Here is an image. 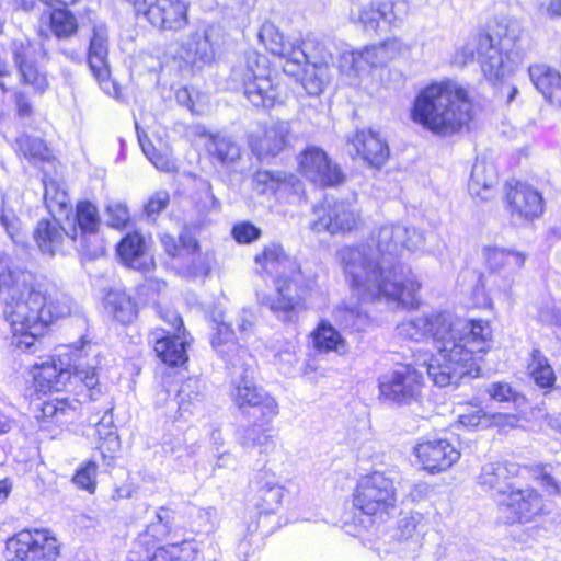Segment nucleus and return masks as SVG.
<instances>
[{"instance_id":"obj_5","label":"nucleus","mask_w":561,"mask_h":561,"mask_svg":"<svg viewBox=\"0 0 561 561\" xmlns=\"http://www.w3.org/2000/svg\"><path fill=\"white\" fill-rule=\"evenodd\" d=\"M345 279L360 305L386 297V255L379 241L344 245L337 251Z\"/></svg>"},{"instance_id":"obj_58","label":"nucleus","mask_w":561,"mask_h":561,"mask_svg":"<svg viewBox=\"0 0 561 561\" xmlns=\"http://www.w3.org/2000/svg\"><path fill=\"white\" fill-rule=\"evenodd\" d=\"M488 392L497 402H513L516 407H520L525 402V398L506 382L492 383Z\"/></svg>"},{"instance_id":"obj_25","label":"nucleus","mask_w":561,"mask_h":561,"mask_svg":"<svg viewBox=\"0 0 561 561\" xmlns=\"http://www.w3.org/2000/svg\"><path fill=\"white\" fill-rule=\"evenodd\" d=\"M87 61L100 88L106 93L116 90L108 64V35L102 25H94L89 42Z\"/></svg>"},{"instance_id":"obj_31","label":"nucleus","mask_w":561,"mask_h":561,"mask_svg":"<svg viewBox=\"0 0 561 561\" xmlns=\"http://www.w3.org/2000/svg\"><path fill=\"white\" fill-rule=\"evenodd\" d=\"M519 473V466L513 462H488L481 468L477 478L478 484L486 491L493 492V496L503 499L515 485L513 479Z\"/></svg>"},{"instance_id":"obj_13","label":"nucleus","mask_w":561,"mask_h":561,"mask_svg":"<svg viewBox=\"0 0 561 561\" xmlns=\"http://www.w3.org/2000/svg\"><path fill=\"white\" fill-rule=\"evenodd\" d=\"M61 546L47 528H24L5 541L9 561H57Z\"/></svg>"},{"instance_id":"obj_56","label":"nucleus","mask_w":561,"mask_h":561,"mask_svg":"<svg viewBox=\"0 0 561 561\" xmlns=\"http://www.w3.org/2000/svg\"><path fill=\"white\" fill-rule=\"evenodd\" d=\"M156 313L158 318L169 328L170 332H186V328L180 312L167 304H156Z\"/></svg>"},{"instance_id":"obj_35","label":"nucleus","mask_w":561,"mask_h":561,"mask_svg":"<svg viewBox=\"0 0 561 561\" xmlns=\"http://www.w3.org/2000/svg\"><path fill=\"white\" fill-rule=\"evenodd\" d=\"M355 153L369 165L380 168L386 161V142L370 129L357 130L348 140Z\"/></svg>"},{"instance_id":"obj_4","label":"nucleus","mask_w":561,"mask_h":561,"mask_svg":"<svg viewBox=\"0 0 561 561\" xmlns=\"http://www.w3.org/2000/svg\"><path fill=\"white\" fill-rule=\"evenodd\" d=\"M26 373L31 396L36 400L64 392L82 404L98 400L102 393L96 366L65 364L59 355H48L44 360L34 362Z\"/></svg>"},{"instance_id":"obj_52","label":"nucleus","mask_w":561,"mask_h":561,"mask_svg":"<svg viewBox=\"0 0 561 561\" xmlns=\"http://www.w3.org/2000/svg\"><path fill=\"white\" fill-rule=\"evenodd\" d=\"M528 471L548 495L561 496V482L553 476L551 465H533Z\"/></svg>"},{"instance_id":"obj_38","label":"nucleus","mask_w":561,"mask_h":561,"mask_svg":"<svg viewBox=\"0 0 561 561\" xmlns=\"http://www.w3.org/2000/svg\"><path fill=\"white\" fill-rule=\"evenodd\" d=\"M105 309L112 318L123 325L137 320L139 305L136 299L124 290H111L104 301Z\"/></svg>"},{"instance_id":"obj_9","label":"nucleus","mask_w":561,"mask_h":561,"mask_svg":"<svg viewBox=\"0 0 561 561\" xmlns=\"http://www.w3.org/2000/svg\"><path fill=\"white\" fill-rule=\"evenodd\" d=\"M274 295H265L262 299L265 306L280 322L296 324L300 313L309 310L313 285L300 267L289 274L278 275L273 280Z\"/></svg>"},{"instance_id":"obj_1","label":"nucleus","mask_w":561,"mask_h":561,"mask_svg":"<svg viewBox=\"0 0 561 561\" xmlns=\"http://www.w3.org/2000/svg\"><path fill=\"white\" fill-rule=\"evenodd\" d=\"M0 299L11 345L23 353H35L53 328L70 313L65 295L55 285L23 270L0 271Z\"/></svg>"},{"instance_id":"obj_23","label":"nucleus","mask_w":561,"mask_h":561,"mask_svg":"<svg viewBox=\"0 0 561 561\" xmlns=\"http://www.w3.org/2000/svg\"><path fill=\"white\" fill-rule=\"evenodd\" d=\"M115 253L118 261L128 268L139 272H150L156 268L149 241L139 230L124 234L115 247Z\"/></svg>"},{"instance_id":"obj_46","label":"nucleus","mask_w":561,"mask_h":561,"mask_svg":"<svg viewBox=\"0 0 561 561\" xmlns=\"http://www.w3.org/2000/svg\"><path fill=\"white\" fill-rule=\"evenodd\" d=\"M260 43L273 56L288 58L291 54V43L287 41L278 27L270 21H265L257 33Z\"/></svg>"},{"instance_id":"obj_6","label":"nucleus","mask_w":561,"mask_h":561,"mask_svg":"<svg viewBox=\"0 0 561 561\" xmlns=\"http://www.w3.org/2000/svg\"><path fill=\"white\" fill-rule=\"evenodd\" d=\"M154 518L137 535L128 561H194L198 550L193 538L168 542L174 530L171 510L159 507Z\"/></svg>"},{"instance_id":"obj_45","label":"nucleus","mask_w":561,"mask_h":561,"mask_svg":"<svg viewBox=\"0 0 561 561\" xmlns=\"http://www.w3.org/2000/svg\"><path fill=\"white\" fill-rule=\"evenodd\" d=\"M47 18L48 30L56 38L68 39L78 33L77 16L68 8L50 9Z\"/></svg>"},{"instance_id":"obj_10","label":"nucleus","mask_w":561,"mask_h":561,"mask_svg":"<svg viewBox=\"0 0 561 561\" xmlns=\"http://www.w3.org/2000/svg\"><path fill=\"white\" fill-rule=\"evenodd\" d=\"M15 152L34 165L48 164L49 171H43L44 202L49 213L65 210L69 205L68 194L56 180L58 159L44 139L33 137L26 133L15 138Z\"/></svg>"},{"instance_id":"obj_27","label":"nucleus","mask_w":561,"mask_h":561,"mask_svg":"<svg viewBox=\"0 0 561 561\" xmlns=\"http://www.w3.org/2000/svg\"><path fill=\"white\" fill-rule=\"evenodd\" d=\"M414 453L423 468L431 473L446 471L460 458V451L447 439L442 438L419 443L414 447Z\"/></svg>"},{"instance_id":"obj_53","label":"nucleus","mask_w":561,"mask_h":561,"mask_svg":"<svg viewBox=\"0 0 561 561\" xmlns=\"http://www.w3.org/2000/svg\"><path fill=\"white\" fill-rule=\"evenodd\" d=\"M425 530L424 516L420 513H411L399 520L396 536L399 540L415 538V541L419 542V538L424 535Z\"/></svg>"},{"instance_id":"obj_57","label":"nucleus","mask_w":561,"mask_h":561,"mask_svg":"<svg viewBox=\"0 0 561 561\" xmlns=\"http://www.w3.org/2000/svg\"><path fill=\"white\" fill-rule=\"evenodd\" d=\"M261 236V228L249 220L238 221L231 228V237L239 244H251Z\"/></svg>"},{"instance_id":"obj_16","label":"nucleus","mask_w":561,"mask_h":561,"mask_svg":"<svg viewBox=\"0 0 561 561\" xmlns=\"http://www.w3.org/2000/svg\"><path fill=\"white\" fill-rule=\"evenodd\" d=\"M298 172L322 188L337 187L346 181V174L327 151L318 146L305 147L297 157Z\"/></svg>"},{"instance_id":"obj_20","label":"nucleus","mask_w":561,"mask_h":561,"mask_svg":"<svg viewBox=\"0 0 561 561\" xmlns=\"http://www.w3.org/2000/svg\"><path fill=\"white\" fill-rule=\"evenodd\" d=\"M450 325V312L444 311L402 321L398 324L396 331L400 337L415 342L432 337L438 351L436 357H440L445 336L448 334Z\"/></svg>"},{"instance_id":"obj_51","label":"nucleus","mask_w":561,"mask_h":561,"mask_svg":"<svg viewBox=\"0 0 561 561\" xmlns=\"http://www.w3.org/2000/svg\"><path fill=\"white\" fill-rule=\"evenodd\" d=\"M139 142L145 156L158 170L168 173L176 172V162L172 158L171 152L169 151L168 148L158 149L153 146L151 140L146 137L139 138Z\"/></svg>"},{"instance_id":"obj_64","label":"nucleus","mask_w":561,"mask_h":561,"mask_svg":"<svg viewBox=\"0 0 561 561\" xmlns=\"http://www.w3.org/2000/svg\"><path fill=\"white\" fill-rule=\"evenodd\" d=\"M538 320L547 325L561 328V307L554 304H546L538 310Z\"/></svg>"},{"instance_id":"obj_8","label":"nucleus","mask_w":561,"mask_h":561,"mask_svg":"<svg viewBox=\"0 0 561 561\" xmlns=\"http://www.w3.org/2000/svg\"><path fill=\"white\" fill-rule=\"evenodd\" d=\"M244 98L256 108L271 110L284 103V82L280 70L267 56L250 54L239 75Z\"/></svg>"},{"instance_id":"obj_42","label":"nucleus","mask_w":561,"mask_h":561,"mask_svg":"<svg viewBox=\"0 0 561 561\" xmlns=\"http://www.w3.org/2000/svg\"><path fill=\"white\" fill-rule=\"evenodd\" d=\"M253 182L263 194L275 195L282 190L294 188L300 183L294 173L260 169L253 174Z\"/></svg>"},{"instance_id":"obj_63","label":"nucleus","mask_w":561,"mask_h":561,"mask_svg":"<svg viewBox=\"0 0 561 561\" xmlns=\"http://www.w3.org/2000/svg\"><path fill=\"white\" fill-rule=\"evenodd\" d=\"M478 38L479 35L474 36L471 42H468L457 48L453 58V62L456 66L463 67L473 60L474 54H478Z\"/></svg>"},{"instance_id":"obj_7","label":"nucleus","mask_w":561,"mask_h":561,"mask_svg":"<svg viewBox=\"0 0 561 561\" xmlns=\"http://www.w3.org/2000/svg\"><path fill=\"white\" fill-rule=\"evenodd\" d=\"M520 34L522 26L515 20H502L491 34H479L478 59L490 82H500L514 72L518 57L515 48Z\"/></svg>"},{"instance_id":"obj_2","label":"nucleus","mask_w":561,"mask_h":561,"mask_svg":"<svg viewBox=\"0 0 561 561\" xmlns=\"http://www.w3.org/2000/svg\"><path fill=\"white\" fill-rule=\"evenodd\" d=\"M451 328L445 336L440 357L422 368L438 387L457 385L470 375L476 360L490 348L492 329L484 320H461L450 313Z\"/></svg>"},{"instance_id":"obj_28","label":"nucleus","mask_w":561,"mask_h":561,"mask_svg":"<svg viewBox=\"0 0 561 561\" xmlns=\"http://www.w3.org/2000/svg\"><path fill=\"white\" fill-rule=\"evenodd\" d=\"M32 236L42 253L55 255L75 249L72 236L55 216L39 219Z\"/></svg>"},{"instance_id":"obj_36","label":"nucleus","mask_w":561,"mask_h":561,"mask_svg":"<svg viewBox=\"0 0 561 561\" xmlns=\"http://www.w3.org/2000/svg\"><path fill=\"white\" fill-rule=\"evenodd\" d=\"M205 152L214 165L224 168L236 164L241 159V147L231 137L218 134H207Z\"/></svg>"},{"instance_id":"obj_22","label":"nucleus","mask_w":561,"mask_h":561,"mask_svg":"<svg viewBox=\"0 0 561 561\" xmlns=\"http://www.w3.org/2000/svg\"><path fill=\"white\" fill-rule=\"evenodd\" d=\"M485 255L491 270V282L497 285L499 291L504 298L511 299L513 279L508 274L523 267L526 255L518 251L501 248H490Z\"/></svg>"},{"instance_id":"obj_48","label":"nucleus","mask_w":561,"mask_h":561,"mask_svg":"<svg viewBox=\"0 0 561 561\" xmlns=\"http://www.w3.org/2000/svg\"><path fill=\"white\" fill-rule=\"evenodd\" d=\"M528 370L534 382L541 389H551L554 386V370L540 350L534 348L531 351Z\"/></svg>"},{"instance_id":"obj_17","label":"nucleus","mask_w":561,"mask_h":561,"mask_svg":"<svg viewBox=\"0 0 561 561\" xmlns=\"http://www.w3.org/2000/svg\"><path fill=\"white\" fill-rule=\"evenodd\" d=\"M192 337L186 332H170L165 327L149 331V343L157 359L169 368H185Z\"/></svg>"},{"instance_id":"obj_21","label":"nucleus","mask_w":561,"mask_h":561,"mask_svg":"<svg viewBox=\"0 0 561 561\" xmlns=\"http://www.w3.org/2000/svg\"><path fill=\"white\" fill-rule=\"evenodd\" d=\"M232 403L242 412L254 410L256 415L270 416L279 414V405L275 397L255 382L242 376L231 387Z\"/></svg>"},{"instance_id":"obj_47","label":"nucleus","mask_w":561,"mask_h":561,"mask_svg":"<svg viewBox=\"0 0 561 561\" xmlns=\"http://www.w3.org/2000/svg\"><path fill=\"white\" fill-rule=\"evenodd\" d=\"M390 244L393 247V250L400 247L402 251L414 253L424 248L425 237L415 227L396 225L391 228Z\"/></svg>"},{"instance_id":"obj_50","label":"nucleus","mask_w":561,"mask_h":561,"mask_svg":"<svg viewBox=\"0 0 561 561\" xmlns=\"http://www.w3.org/2000/svg\"><path fill=\"white\" fill-rule=\"evenodd\" d=\"M99 466L95 460L89 459L83 461L75 470L71 482L81 491L94 494L98 489Z\"/></svg>"},{"instance_id":"obj_61","label":"nucleus","mask_w":561,"mask_h":561,"mask_svg":"<svg viewBox=\"0 0 561 561\" xmlns=\"http://www.w3.org/2000/svg\"><path fill=\"white\" fill-rule=\"evenodd\" d=\"M107 217L108 225L117 230L126 229L131 222L128 208L118 203L107 206Z\"/></svg>"},{"instance_id":"obj_15","label":"nucleus","mask_w":561,"mask_h":561,"mask_svg":"<svg viewBox=\"0 0 561 561\" xmlns=\"http://www.w3.org/2000/svg\"><path fill=\"white\" fill-rule=\"evenodd\" d=\"M160 243L169 259L185 273L194 276L209 273L208 253L202 252L201 244L194 236L187 232L179 236L164 233L160 237Z\"/></svg>"},{"instance_id":"obj_59","label":"nucleus","mask_w":561,"mask_h":561,"mask_svg":"<svg viewBox=\"0 0 561 561\" xmlns=\"http://www.w3.org/2000/svg\"><path fill=\"white\" fill-rule=\"evenodd\" d=\"M96 448L100 451L103 463L108 467L113 466L121 448L119 438L117 435L110 433L100 439Z\"/></svg>"},{"instance_id":"obj_60","label":"nucleus","mask_w":561,"mask_h":561,"mask_svg":"<svg viewBox=\"0 0 561 561\" xmlns=\"http://www.w3.org/2000/svg\"><path fill=\"white\" fill-rule=\"evenodd\" d=\"M170 193L165 190H159L152 193L144 205V213L149 218H154L161 214L170 204Z\"/></svg>"},{"instance_id":"obj_37","label":"nucleus","mask_w":561,"mask_h":561,"mask_svg":"<svg viewBox=\"0 0 561 561\" xmlns=\"http://www.w3.org/2000/svg\"><path fill=\"white\" fill-rule=\"evenodd\" d=\"M313 348L319 353H336L344 355L348 352V343L341 332L328 320H319L310 332Z\"/></svg>"},{"instance_id":"obj_49","label":"nucleus","mask_w":561,"mask_h":561,"mask_svg":"<svg viewBox=\"0 0 561 561\" xmlns=\"http://www.w3.org/2000/svg\"><path fill=\"white\" fill-rule=\"evenodd\" d=\"M186 51L192 56L193 64H210L216 58L215 43L206 33L195 32L191 35Z\"/></svg>"},{"instance_id":"obj_18","label":"nucleus","mask_w":561,"mask_h":561,"mask_svg":"<svg viewBox=\"0 0 561 561\" xmlns=\"http://www.w3.org/2000/svg\"><path fill=\"white\" fill-rule=\"evenodd\" d=\"M317 219L312 224L314 230H323L330 234H347L362 226L359 213L347 201H322L314 208Z\"/></svg>"},{"instance_id":"obj_34","label":"nucleus","mask_w":561,"mask_h":561,"mask_svg":"<svg viewBox=\"0 0 561 561\" xmlns=\"http://www.w3.org/2000/svg\"><path fill=\"white\" fill-rule=\"evenodd\" d=\"M267 476V472H263L257 478V488L254 496L255 511L261 512L266 518L278 514L286 492L284 485L275 480H268Z\"/></svg>"},{"instance_id":"obj_14","label":"nucleus","mask_w":561,"mask_h":561,"mask_svg":"<svg viewBox=\"0 0 561 561\" xmlns=\"http://www.w3.org/2000/svg\"><path fill=\"white\" fill-rule=\"evenodd\" d=\"M11 54L19 83L34 95H43L49 88L46 69L41 64L37 45L27 38L14 39Z\"/></svg>"},{"instance_id":"obj_24","label":"nucleus","mask_w":561,"mask_h":561,"mask_svg":"<svg viewBox=\"0 0 561 561\" xmlns=\"http://www.w3.org/2000/svg\"><path fill=\"white\" fill-rule=\"evenodd\" d=\"M421 284L416 275L404 264L388 268V302H396L403 309H414L420 305Z\"/></svg>"},{"instance_id":"obj_62","label":"nucleus","mask_w":561,"mask_h":561,"mask_svg":"<svg viewBox=\"0 0 561 561\" xmlns=\"http://www.w3.org/2000/svg\"><path fill=\"white\" fill-rule=\"evenodd\" d=\"M474 285L471 293V304L477 308L492 309V299L485 290V282L482 275H474Z\"/></svg>"},{"instance_id":"obj_29","label":"nucleus","mask_w":561,"mask_h":561,"mask_svg":"<svg viewBox=\"0 0 561 561\" xmlns=\"http://www.w3.org/2000/svg\"><path fill=\"white\" fill-rule=\"evenodd\" d=\"M423 373L408 364H399L388 382V400L399 404L416 401L421 393Z\"/></svg>"},{"instance_id":"obj_44","label":"nucleus","mask_w":561,"mask_h":561,"mask_svg":"<svg viewBox=\"0 0 561 561\" xmlns=\"http://www.w3.org/2000/svg\"><path fill=\"white\" fill-rule=\"evenodd\" d=\"M383 491L376 486L370 480L359 483L354 493L353 504L363 514L375 516L382 511Z\"/></svg>"},{"instance_id":"obj_3","label":"nucleus","mask_w":561,"mask_h":561,"mask_svg":"<svg viewBox=\"0 0 561 561\" xmlns=\"http://www.w3.org/2000/svg\"><path fill=\"white\" fill-rule=\"evenodd\" d=\"M411 117L424 129L451 136L469 124L472 104L465 88L453 80L433 82L416 95Z\"/></svg>"},{"instance_id":"obj_41","label":"nucleus","mask_w":561,"mask_h":561,"mask_svg":"<svg viewBox=\"0 0 561 561\" xmlns=\"http://www.w3.org/2000/svg\"><path fill=\"white\" fill-rule=\"evenodd\" d=\"M529 77L537 90L550 103L561 100V75L547 65L529 67Z\"/></svg>"},{"instance_id":"obj_11","label":"nucleus","mask_w":561,"mask_h":561,"mask_svg":"<svg viewBox=\"0 0 561 561\" xmlns=\"http://www.w3.org/2000/svg\"><path fill=\"white\" fill-rule=\"evenodd\" d=\"M101 216L98 206L90 199H79L70 217L69 232L75 250L84 260L105 255L106 243L100 233Z\"/></svg>"},{"instance_id":"obj_19","label":"nucleus","mask_w":561,"mask_h":561,"mask_svg":"<svg viewBox=\"0 0 561 561\" xmlns=\"http://www.w3.org/2000/svg\"><path fill=\"white\" fill-rule=\"evenodd\" d=\"M497 506L507 524L530 522L545 511L542 495L530 486L514 485L503 499H497Z\"/></svg>"},{"instance_id":"obj_40","label":"nucleus","mask_w":561,"mask_h":561,"mask_svg":"<svg viewBox=\"0 0 561 561\" xmlns=\"http://www.w3.org/2000/svg\"><path fill=\"white\" fill-rule=\"evenodd\" d=\"M290 261V255L286 252L283 244L277 241L264 244L253 256V262L257 266L259 273L265 276H272L280 272Z\"/></svg>"},{"instance_id":"obj_26","label":"nucleus","mask_w":561,"mask_h":561,"mask_svg":"<svg viewBox=\"0 0 561 561\" xmlns=\"http://www.w3.org/2000/svg\"><path fill=\"white\" fill-rule=\"evenodd\" d=\"M278 415H255L254 420L243 427L239 443L244 449L256 450L268 456L277 450L278 432L273 425Z\"/></svg>"},{"instance_id":"obj_54","label":"nucleus","mask_w":561,"mask_h":561,"mask_svg":"<svg viewBox=\"0 0 561 561\" xmlns=\"http://www.w3.org/2000/svg\"><path fill=\"white\" fill-rule=\"evenodd\" d=\"M277 528L278 520L276 516H268V518H266L265 516L263 517L261 512L255 511L254 516H252L247 524L245 536L249 537V539L255 536L264 539L272 535Z\"/></svg>"},{"instance_id":"obj_43","label":"nucleus","mask_w":561,"mask_h":561,"mask_svg":"<svg viewBox=\"0 0 561 561\" xmlns=\"http://www.w3.org/2000/svg\"><path fill=\"white\" fill-rule=\"evenodd\" d=\"M497 183V171L493 163L477 161L471 170L468 183L469 193L482 199L489 197V192Z\"/></svg>"},{"instance_id":"obj_30","label":"nucleus","mask_w":561,"mask_h":561,"mask_svg":"<svg viewBox=\"0 0 561 561\" xmlns=\"http://www.w3.org/2000/svg\"><path fill=\"white\" fill-rule=\"evenodd\" d=\"M250 146L260 160L275 158L290 147V128L283 121L266 125Z\"/></svg>"},{"instance_id":"obj_39","label":"nucleus","mask_w":561,"mask_h":561,"mask_svg":"<svg viewBox=\"0 0 561 561\" xmlns=\"http://www.w3.org/2000/svg\"><path fill=\"white\" fill-rule=\"evenodd\" d=\"M71 396L44 400L36 410V420L41 424L60 425L76 411L75 398Z\"/></svg>"},{"instance_id":"obj_55","label":"nucleus","mask_w":561,"mask_h":561,"mask_svg":"<svg viewBox=\"0 0 561 561\" xmlns=\"http://www.w3.org/2000/svg\"><path fill=\"white\" fill-rule=\"evenodd\" d=\"M179 397V413H191L201 402V391L196 382L190 379L181 385L178 391Z\"/></svg>"},{"instance_id":"obj_32","label":"nucleus","mask_w":561,"mask_h":561,"mask_svg":"<svg viewBox=\"0 0 561 561\" xmlns=\"http://www.w3.org/2000/svg\"><path fill=\"white\" fill-rule=\"evenodd\" d=\"M508 210L513 218L533 220L543 213V198L533 186L517 183L507 193Z\"/></svg>"},{"instance_id":"obj_33","label":"nucleus","mask_w":561,"mask_h":561,"mask_svg":"<svg viewBox=\"0 0 561 561\" xmlns=\"http://www.w3.org/2000/svg\"><path fill=\"white\" fill-rule=\"evenodd\" d=\"M10 73L7 62L0 59V116L7 114L13 105L19 119L31 118L35 113V104L32 100L35 95L30 90L15 89L3 82L2 79Z\"/></svg>"},{"instance_id":"obj_12","label":"nucleus","mask_w":561,"mask_h":561,"mask_svg":"<svg viewBox=\"0 0 561 561\" xmlns=\"http://www.w3.org/2000/svg\"><path fill=\"white\" fill-rule=\"evenodd\" d=\"M135 16L144 19L160 33L176 34L190 24V3L186 0H126Z\"/></svg>"}]
</instances>
